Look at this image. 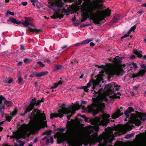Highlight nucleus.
Segmentation results:
<instances>
[{"label": "nucleus", "instance_id": "1", "mask_svg": "<svg viewBox=\"0 0 146 146\" xmlns=\"http://www.w3.org/2000/svg\"><path fill=\"white\" fill-rule=\"evenodd\" d=\"M103 4H96L90 6L86 9H85L84 11L81 14V16L82 19L81 22L82 23L85 21L89 17L90 22L93 21V22L96 25H102V23L100 22L104 19L106 17H109L111 14V10L107 9L104 11H102L101 14H99V16H96L97 14L96 13H94L96 10L98 9H101L102 7Z\"/></svg>", "mask_w": 146, "mask_h": 146}, {"label": "nucleus", "instance_id": "2", "mask_svg": "<svg viewBox=\"0 0 146 146\" xmlns=\"http://www.w3.org/2000/svg\"><path fill=\"white\" fill-rule=\"evenodd\" d=\"M30 119L31 128L35 130L40 129L41 128H44L45 125L47 127L46 121L42 123L41 119L44 121L46 119V116L44 113H42L40 110L38 109H35L28 115Z\"/></svg>", "mask_w": 146, "mask_h": 146}, {"label": "nucleus", "instance_id": "3", "mask_svg": "<svg viewBox=\"0 0 146 146\" xmlns=\"http://www.w3.org/2000/svg\"><path fill=\"white\" fill-rule=\"evenodd\" d=\"M110 117L109 114L104 113L102 116V120H101L100 118L97 117L93 119H89V118L86 117L84 118V121L86 122H90L91 124L93 125H97L99 123H101L100 125H105L109 123L110 120L109 118Z\"/></svg>", "mask_w": 146, "mask_h": 146}, {"label": "nucleus", "instance_id": "4", "mask_svg": "<svg viewBox=\"0 0 146 146\" xmlns=\"http://www.w3.org/2000/svg\"><path fill=\"white\" fill-rule=\"evenodd\" d=\"M100 124V123H99L97 125H94V126H92L91 125L87 126L89 134L88 138V140L89 142L94 143V144H95L96 137L98 136V132L100 128L99 126H100L101 125ZM107 124L105 125H102L106 126Z\"/></svg>", "mask_w": 146, "mask_h": 146}, {"label": "nucleus", "instance_id": "5", "mask_svg": "<svg viewBox=\"0 0 146 146\" xmlns=\"http://www.w3.org/2000/svg\"><path fill=\"white\" fill-rule=\"evenodd\" d=\"M66 127L67 129L65 134L69 136L68 138L66 140L67 143L69 144L72 143L73 140L77 139L79 136L78 133L76 131L74 132L73 134L72 135L71 129L68 123H67Z\"/></svg>", "mask_w": 146, "mask_h": 146}, {"label": "nucleus", "instance_id": "6", "mask_svg": "<svg viewBox=\"0 0 146 146\" xmlns=\"http://www.w3.org/2000/svg\"><path fill=\"white\" fill-rule=\"evenodd\" d=\"M7 21L12 23L14 24H17L18 25L21 23V21H17L16 19L13 17L9 18V19L7 20ZM29 23V22L25 20L22 24L24 25L25 26L27 27L28 29L27 30V31H29L30 32H35L36 33L39 32L40 30L37 29L36 28L33 29L29 27L28 25L30 24Z\"/></svg>", "mask_w": 146, "mask_h": 146}, {"label": "nucleus", "instance_id": "7", "mask_svg": "<svg viewBox=\"0 0 146 146\" xmlns=\"http://www.w3.org/2000/svg\"><path fill=\"white\" fill-rule=\"evenodd\" d=\"M98 95H97L95 94L93 95L92 99L93 103L90 105H88V107L90 112H94L95 111V108H96L97 111H102L101 108L99 106L98 104V100L97 98Z\"/></svg>", "mask_w": 146, "mask_h": 146}, {"label": "nucleus", "instance_id": "8", "mask_svg": "<svg viewBox=\"0 0 146 146\" xmlns=\"http://www.w3.org/2000/svg\"><path fill=\"white\" fill-rule=\"evenodd\" d=\"M65 104H62L61 106H59V108H61L58 111V113H51L50 115V118L52 119L54 118H57L59 117L62 118L64 115V114H68L70 112V111L65 107L63 106H66Z\"/></svg>", "mask_w": 146, "mask_h": 146}, {"label": "nucleus", "instance_id": "9", "mask_svg": "<svg viewBox=\"0 0 146 146\" xmlns=\"http://www.w3.org/2000/svg\"><path fill=\"white\" fill-rule=\"evenodd\" d=\"M134 111L133 108L131 107H128L124 112V114L127 118H129V121L131 123H133L137 126V114L131 113L129 117L130 114Z\"/></svg>", "mask_w": 146, "mask_h": 146}, {"label": "nucleus", "instance_id": "10", "mask_svg": "<svg viewBox=\"0 0 146 146\" xmlns=\"http://www.w3.org/2000/svg\"><path fill=\"white\" fill-rule=\"evenodd\" d=\"M120 87V86H118L117 84L115 82L107 84L105 87V89L108 95L114 93L115 90L118 91Z\"/></svg>", "mask_w": 146, "mask_h": 146}, {"label": "nucleus", "instance_id": "11", "mask_svg": "<svg viewBox=\"0 0 146 146\" xmlns=\"http://www.w3.org/2000/svg\"><path fill=\"white\" fill-rule=\"evenodd\" d=\"M36 103V99L35 98L31 100L30 101L29 104L25 109L24 113L21 114L20 116L24 117L28 112L30 113L34 108Z\"/></svg>", "mask_w": 146, "mask_h": 146}, {"label": "nucleus", "instance_id": "12", "mask_svg": "<svg viewBox=\"0 0 146 146\" xmlns=\"http://www.w3.org/2000/svg\"><path fill=\"white\" fill-rule=\"evenodd\" d=\"M133 127L134 126L131 123H127L120 127L119 130L121 132L125 133L131 130Z\"/></svg>", "mask_w": 146, "mask_h": 146}, {"label": "nucleus", "instance_id": "13", "mask_svg": "<svg viewBox=\"0 0 146 146\" xmlns=\"http://www.w3.org/2000/svg\"><path fill=\"white\" fill-rule=\"evenodd\" d=\"M102 80V78H99L97 77L96 80H90L89 82V83L87 84L86 86H87V87L89 88L90 87L91 85L93 84V86L92 88L93 90L95 89L96 88L97 86H98L100 82Z\"/></svg>", "mask_w": 146, "mask_h": 146}, {"label": "nucleus", "instance_id": "14", "mask_svg": "<svg viewBox=\"0 0 146 146\" xmlns=\"http://www.w3.org/2000/svg\"><path fill=\"white\" fill-rule=\"evenodd\" d=\"M124 70L122 68H114L113 69L110 71V74L113 76L115 75L118 76L120 74H122Z\"/></svg>", "mask_w": 146, "mask_h": 146}, {"label": "nucleus", "instance_id": "15", "mask_svg": "<svg viewBox=\"0 0 146 146\" xmlns=\"http://www.w3.org/2000/svg\"><path fill=\"white\" fill-rule=\"evenodd\" d=\"M123 108L122 107H121L120 108V109H117L116 112L112 115L111 117L112 118L115 119L123 114V113H121V111L120 110V109H122Z\"/></svg>", "mask_w": 146, "mask_h": 146}, {"label": "nucleus", "instance_id": "16", "mask_svg": "<svg viewBox=\"0 0 146 146\" xmlns=\"http://www.w3.org/2000/svg\"><path fill=\"white\" fill-rule=\"evenodd\" d=\"M6 99L2 95H0V111H1L2 109H5V103Z\"/></svg>", "mask_w": 146, "mask_h": 146}, {"label": "nucleus", "instance_id": "17", "mask_svg": "<svg viewBox=\"0 0 146 146\" xmlns=\"http://www.w3.org/2000/svg\"><path fill=\"white\" fill-rule=\"evenodd\" d=\"M56 11L55 13L52 16H51V18L55 19L57 18L61 19L63 17L64 15L63 14H59V12H58L57 9L56 10Z\"/></svg>", "mask_w": 146, "mask_h": 146}, {"label": "nucleus", "instance_id": "18", "mask_svg": "<svg viewBox=\"0 0 146 146\" xmlns=\"http://www.w3.org/2000/svg\"><path fill=\"white\" fill-rule=\"evenodd\" d=\"M138 117L141 120L144 121L146 119V114L137 111V118Z\"/></svg>", "mask_w": 146, "mask_h": 146}, {"label": "nucleus", "instance_id": "19", "mask_svg": "<svg viewBox=\"0 0 146 146\" xmlns=\"http://www.w3.org/2000/svg\"><path fill=\"white\" fill-rule=\"evenodd\" d=\"M48 72L47 71L42 72L40 73L37 72L35 74V77H40L42 76L46 75L48 74Z\"/></svg>", "mask_w": 146, "mask_h": 146}, {"label": "nucleus", "instance_id": "20", "mask_svg": "<svg viewBox=\"0 0 146 146\" xmlns=\"http://www.w3.org/2000/svg\"><path fill=\"white\" fill-rule=\"evenodd\" d=\"M58 11L59 12V14L64 13H69V10L66 9L64 8L61 9H58Z\"/></svg>", "mask_w": 146, "mask_h": 146}, {"label": "nucleus", "instance_id": "21", "mask_svg": "<svg viewBox=\"0 0 146 146\" xmlns=\"http://www.w3.org/2000/svg\"><path fill=\"white\" fill-rule=\"evenodd\" d=\"M146 72L145 69L141 70L138 72H137V77L139 76H144V74Z\"/></svg>", "mask_w": 146, "mask_h": 146}, {"label": "nucleus", "instance_id": "22", "mask_svg": "<svg viewBox=\"0 0 146 146\" xmlns=\"http://www.w3.org/2000/svg\"><path fill=\"white\" fill-rule=\"evenodd\" d=\"M120 15L119 14L117 15L116 16H114L111 20V22L113 23L116 22L119 19Z\"/></svg>", "mask_w": 146, "mask_h": 146}, {"label": "nucleus", "instance_id": "23", "mask_svg": "<svg viewBox=\"0 0 146 146\" xmlns=\"http://www.w3.org/2000/svg\"><path fill=\"white\" fill-rule=\"evenodd\" d=\"M64 69V66L62 65H56L55 66V68H54L55 71H56L60 70H63Z\"/></svg>", "mask_w": 146, "mask_h": 146}, {"label": "nucleus", "instance_id": "24", "mask_svg": "<svg viewBox=\"0 0 146 146\" xmlns=\"http://www.w3.org/2000/svg\"><path fill=\"white\" fill-rule=\"evenodd\" d=\"M122 58L121 57H119L117 58H115L113 62L116 64H120L122 62Z\"/></svg>", "mask_w": 146, "mask_h": 146}, {"label": "nucleus", "instance_id": "25", "mask_svg": "<svg viewBox=\"0 0 146 146\" xmlns=\"http://www.w3.org/2000/svg\"><path fill=\"white\" fill-rule=\"evenodd\" d=\"M3 81L5 83L10 84L11 83L13 82V80L11 78H7L3 80Z\"/></svg>", "mask_w": 146, "mask_h": 146}, {"label": "nucleus", "instance_id": "26", "mask_svg": "<svg viewBox=\"0 0 146 146\" xmlns=\"http://www.w3.org/2000/svg\"><path fill=\"white\" fill-rule=\"evenodd\" d=\"M69 2H73L75 1L76 3L78 5H80L82 2V0H68Z\"/></svg>", "mask_w": 146, "mask_h": 146}, {"label": "nucleus", "instance_id": "27", "mask_svg": "<svg viewBox=\"0 0 146 146\" xmlns=\"http://www.w3.org/2000/svg\"><path fill=\"white\" fill-rule=\"evenodd\" d=\"M92 40L91 39L88 38L85 40H83L81 42L82 44H87L89 43L90 42L92 41Z\"/></svg>", "mask_w": 146, "mask_h": 146}, {"label": "nucleus", "instance_id": "28", "mask_svg": "<svg viewBox=\"0 0 146 146\" xmlns=\"http://www.w3.org/2000/svg\"><path fill=\"white\" fill-rule=\"evenodd\" d=\"M128 65L129 66L131 67V68L133 67L134 68H137V65L136 63H135L134 62L132 63H128Z\"/></svg>", "mask_w": 146, "mask_h": 146}, {"label": "nucleus", "instance_id": "29", "mask_svg": "<svg viewBox=\"0 0 146 146\" xmlns=\"http://www.w3.org/2000/svg\"><path fill=\"white\" fill-rule=\"evenodd\" d=\"M50 141L51 143H53V138L52 136L50 137V139H47L46 140V144L47 145H48Z\"/></svg>", "mask_w": 146, "mask_h": 146}, {"label": "nucleus", "instance_id": "30", "mask_svg": "<svg viewBox=\"0 0 146 146\" xmlns=\"http://www.w3.org/2000/svg\"><path fill=\"white\" fill-rule=\"evenodd\" d=\"M6 119L5 120V121H7L9 122H10L13 118V117L11 116H8L7 114H6L5 115Z\"/></svg>", "mask_w": 146, "mask_h": 146}, {"label": "nucleus", "instance_id": "31", "mask_svg": "<svg viewBox=\"0 0 146 146\" xmlns=\"http://www.w3.org/2000/svg\"><path fill=\"white\" fill-rule=\"evenodd\" d=\"M5 105H7L8 106H10L12 105L13 103L11 101H8L6 100L5 102Z\"/></svg>", "mask_w": 146, "mask_h": 146}, {"label": "nucleus", "instance_id": "32", "mask_svg": "<svg viewBox=\"0 0 146 146\" xmlns=\"http://www.w3.org/2000/svg\"><path fill=\"white\" fill-rule=\"evenodd\" d=\"M62 50H64V51H66L68 50L70 48V46L68 47L67 45H65L61 47Z\"/></svg>", "mask_w": 146, "mask_h": 146}, {"label": "nucleus", "instance_id": "33", "mask_svg": "<svg viewBox=\"0 0 146 146\" xmlns=\"http://www.w3.org/2000/svg\"><path fill=\"white\" fill-rule=\"evenodd\" d=\"M17 113V110L15 109L12 112L10 113V114L12 117L15 116Z\"/></svg>", "mask_w": 146, "mask_h": 146}, {"label": "nucleus", "instance_id": "34", "mask_svg": "<svg viewBox=\"0 0 146 146\" xmlns=\"http://www.w3.org/2000/svg\"><path fill=\"white\" fill-rule=\"evenodd\" d=\"M134 133H133L130 134H127L125 136V139H129L130 137H132L134 135Z\"/></svg>", "mask_w": 146, "mask_h": 146}, {"label": "nucleus", "instance_id": "35", "mask_svg": "<svg viewBox=\"0 0 146 146\" xmlns=\"http://www.w3.org/2000/svg\"><path fill=\"white\" fill-rule=\"evenodd\" d=\"M93 91L94 92H93V94H94V93L96 94H99L100 92V89H99L98 90H96V89L95 88V89L92 90V92Z\"/></svg>", "mask_w": 146, "mask_h": 146}, {"label": "nucleus", "instance_id": "36", "mask_svg": "<svg viewBox=\"0 0 146 146\" xmlns=\"http://www.w3.org/2000/svg\"><path fill=\"white\" fill-rule=\"evenodd\" d=\"M76 106L78 107V108L77 109V110L81 108H82L84 110H85L86 109L84 106L82 105H80L79 104H77Z\"/></svg>", "mask_w": 146, "mask_h": 146}, {"label": "nucleus", "instance_id": "37", "mask_svg": "<svg viewBox=\"0 0 146 146\" xmlns=\"http://www.w3.org/2000/svg\"><path fill=\"white\" fill-rule=\"evenodd\" d=\"M25 20H26L28 21H32L33 20V18L30 17H24Z\"/></svg>", "mask_w": 146, "mask_h": 146}, {"label": "nucleus", "instance_id": "38", "mask_svg": "<svg viewBox=\"0 0 146 146\" xmlns=\"http://www.w3.org/2000/svg\"><path fill=\"white\" fill-rule=\"evenodd\" d=\"M37 63L39 65V66L40 67H43L45 66V64L42 63L41 61H38Z\"/></svg>", "mask_w": 146, "mask_h": 146}, {"label": "nucleus", "instance_id": "39", "mask_svg": "<svg viewBox=\"0 0 146 146\" xmlns=\"http://www.w3.org/2000/svg\"><path fill=\"white\" fill-rule=\"evenodd\" d=\"M8 14H9L10 15H11L13 16L14 15V13L13 12H12L9 10H8L7 11V13H6L5 16H8Z\"/></svg>", "mask_w": 146, "mask_h": 146}, {"label": "nucleus", "instance_id": "40", "mask_svg": "<svg viewBox=\"0 0 146 146\" xmlns=\"http://www.w3.org/2000/svg\"><path fill=\"white\" fill-rule=\"evenodd\" d=\"M70 113H71L70 114L68 115L67 116V118L68 120L70 119V118L75 113L74 111H72V112Z\"/></svg>", "mask_w": 146, "mask_h": 146}, {"label": "nucleus", "instance_id": "41", "mask_svg": "<svg viewBox=\"0 0 146 146\" xmlns=\"http://www.w3.org/2000/svg\"><path fill=\"white\" fill-rule=\"evenodd\" d=\"M31 61L30 59L28 58H25L23 60L25 64H27L30 62Z\"/></svg>", "mask_w": 146, "mask_h": 146}, {"label": "nucleus", "instance_id": "42", "mask_svg": "<svg viewBox=\"0 0 146 146\" xmlns=\"http://www.w3.org/2000/svg\"><path fill=\"white\" fill-rule=\"evenodd\" d=\"M23 80V78L21 76H19L18 77L17 80L18 82V83L20 84L22 82V81Z\"/></svg>", "mask_w": 146, "mask_h": 146}, {"label": "nucleus", "instance_id": "43", "mask_svg": "<svg viewBox=\"0 0 146 146\" xmlns=\"http://www.w3.org/2000/svg\"><path fill=\"white\" fill-rule=\"evenodd\" d=\"M135 58H136V56L135 55L133 54L130 57L127 58L128 59L131 60H133Z\"/></svg>", "mask_w": 146, "mask_h": 146}, {"label": "nucleus", "instance_id": "44", "mask_svg": "<svg viewBox=\"0 0 146 146\" xmlns=\"http://www.w3.org/2000/svg\"><path fill=\"white\" fill-rule=\"evenodd\" d=\"M132 77L133 78V80H135L137 79V73H133Z\"/></svg>", "mask_w": 146, "mask_h": 146}, {"label": "nucleus", "instance_id": "45", "mask_svg": "<svg viewBox=\"0 0 146 146\" xmlns=\"http://www.w3.org/2000/svg\"><path fill=\"white\" fill-rule=\"evenodd\" d=\"M52 131H46L44 133V134L46 135H47L48 137V136L51 134L52 133Z\"/></svg>", "mask_w": 146, "mask_h": 146}, {"label": "nucleus", "instance_id": "46", "mask_svg": "<svg viewBox=\"0 0 146 146\" xmlns=\"http://www.w3.org/2000/svg\"><path fill=\"white\" fill-rule=\"evenodd\" d=\"M110 98H112V99H115L116 98H120V97L119 96H116V95H112L110 96Z\"/></svg>", "mask_w": 146, "mask_h": 146}, {"label": "nucleus", "instance_id": "47", "mask_svg": "<svg viewBox=\"0 0 146 146\" xmlns=\"http://www.w3.org/2000/svg\"><path fill=\"white\" fill-rule=\"evenodd\" d=\"M95 1L96 3H96V4H93V5H92V6L93 5H95V4H100L98 3H102L103 2V0H95Z\"/></svg>", "mask_w": 146, "mask_h": 146}, {"label": "nucleus", "instance_id": "48", "mask_svg": "<svg viewBox=\"0 0 146 146\" xmlns=\"http://www.w3.org/2000/svg\"><path fill=\"white\" fill-rule=\"evenodd\" d=\"M20 50L22 51H24L26 50V48H25L24 46L23 45H20Z\"/></svg>", "mask_w": 146, "mask_h": 146}, {"label": "nucleus", "instance_id": "49", "mask_svg": "<svg viewBox=\"0 0 146 146\" xmlns=\"http://www.w3.org/2000/svg\"><path fill=\"white\" fill-rule=\"evenodd\" d=\"M81 24V23L79 22V21H78L77 22L76 21V22L74 23H73V25L74 26H78V25H80Z\"/></svg>", "mask_w": 146, "mask_h": 146}, {"label": "nucleus", "instance_id": "50", "mask_svg": "<svg viewBox=\"0 0 146 146\" xmlns=\"http://www.w3.org/2000/svg\"><path fill=\"white\" fill-rule=\"evenodd\" d=\"M65 141V139H62V138H61L59 139V141H58L59 143H63Z\"/></svg>", "mask_w": 146, "mask_h": 146}, {"label": "nucleus", "instance_id": "51", "mask_svg": "<svg viewBox=\"0 0 146 146\" xmlns=\"http://www.w3.org/2000/svg\"><path fill=\"white\" fill-rule=\"evenodd\" d=\"M41 102L40 101H39V100H38V101L36 102L35 104V105L36 106H39L40 105Z\"/></svg>", "mask_w": 146, "mask_h": 146}, {"label": "nucleus", "instance_id": "52", "mask_svg": "<svg viewBox=\"0 0 146 146\" xmlns=\"http://www.w3.org/2000/svg\"><path fill=\"white\" fill-rule=\"evenodd\" d=\"M141 66V68H144L143 69H145V70H146V66L144 64H140Z\"/></svg>", "mask_w": 146, "mask_h": 146}, {"label": "nucleus", "instance_id": "53", "mask_svg": "<svg viewBox=\"0 0 146 146\" xmlns=\"http://www.w3.org/2000/svg\"><path fill=\"white\" fill-rule=\"evenodd\" d=\"M136 27V25H135L133 26L130 29L131 31H134Z\"/></svg>", "mask_w": 146, "mask_h": 146}, {"label": "nucleus", "instance_id": "54", "mask_svg": "<svg viewBox=\"0 0 146 146\" xmlns=\"http://www.w3.org/2000/svg\"><path fill=\"white\" fill-rule=\"evenodd\" d=\"M98 9L97 10V13H96L97 14L96 16H99V14H101L102 13H101L102 11H100V10H99V9Z\"/></svg>", "mask_w": 146, "mask_h": 146}, {"label": "nucleus", "instance_id": "55", "mask_svg": "<svg viewBox=\"0 0 146 146\" xmlns=\"http://www.w3.org/2000/svg\"><path fill=\"white\" fill-rule=\"evenodd\" d=\"M134 141L135 142V146H137V135H135V138Z\"/></svg>", "mask_w": 146, "mask_h": 146}, {"label": "nucleus", "instance_id": "56", "mask_svg": "<svg viewBox=\"0 0 146 146\" xmlns=\"http://www.w3.org/2000/svg\"><path fill=\"white\" fill-rule=\"evenodd\" d=\"M58 86V85H57V84H54V86L50 88V89H52L56 88Z\"/></svg>", "mask_w": 146, "mask_h": 146}, {"label": "nucleus", "instance_id": "57", "mask_svg": "<svg viewBox=\"0 0 146 146\" xmlns=\"http://www.w3.org/2000/svg\"><path fill=\"white\" fill-rule=\"evenodd\" d=\"M113 141V139L111 138H109L107 139L108 142L111 143Z\"/></svg>", "mask_w": 146, "mask_h": 146}, {"label": "nucleus", "instance_id": "58", "mask_svg": "<svg viewBox=\"0 0 146 146\" xmlns=\"http://www.w3.org/2000/svg\"><path fill=\"white\" fill-rule=\"evenodd\" d=\"M141 123L142 122L140 120L137 118V127H139Z\"/></svg>", "mask_w": 146, "mask_h": 146}, {"label": "nucleus", "instance_id": "59", "mask_svg": "<svg viewBox=\"0 0 146 146\" xmlns=\"http://www.w3.org/2000/svg\"><path fill=\"white\" fill-rule=\"evenodd\" d=\"M129 36L127 34H126L122 36L121 37V39H122L123 38H124L125 37H127Z\"/></svg>", "mask_w": 146, "mask_h": 146}, {"label": "nucleus", "instance_id": "60", "mask_svg": "<svg viewBox=\"0 0 146 146\" xmlns=\"http://www.w3.org/2000/svg\"><path fill=\"white\" fill-rule=\"evenodd\" d=\"M44 61L45 62H46L48 63H49L50 62V60L46 58L44 60Z\"/></svg>", "mask_w": 146, "mask_h": 146}, {"label": "nucleus", "instance_id": "61", "mask_svg": "<svg viewBox=\"0 0 146 146\" xmlns=\"http://www.w3.org/2000/svg\"><path fill=\"white\" fill-rule=\"evenodd\" d=\"M82 45V44L81 42H80L78 43H76L74 45L75 46H80L81 45Z\"/></svg>", "mask_w": 146, "mask_h": 146}, {"label": "nucleus", "instance_id": "62", "mask_svg": "<svg viewBox=\"0 0 146 146\" xmlns=\"http://www.w3.org/2000/svg\"><path fill=\"white\" fill-rule=\"evenodd\" d=\"M23 63V62L22 61L19 62L17 63V65L18 66H22Z\"/></svg>", "mask_w": 146, "mask_h": 146}, {"label": "nucleus", "instance_id": "63", "mask_svg": "<svg viewBox=\"0 0 146 146\" xmlns=\"http://www.w3.org/2000/svg\"><path fill=\"white\" fill-rule=\"evenodd\" d=\"M35 73H33L32 74H31L29 76V77L31 78H33L35 77Z\"/></svg>", "mask_w": 146, "mask_h": 146}, {"label": "nucleus", "instance_id": "64", "mask_svg": "<svg viewBox=\"0 0 146 146\" xmlns=\"http://www.w3.org/2000/svg\"><path fill=\"white\" fill-rule=\"evenodd\" d=\"M58 130L60 131L61 132H63L65 130V129L64 128H60Z\"/></svg>", "mask_w": 146, "mask_h": 146}]
</instances>
